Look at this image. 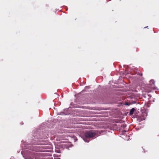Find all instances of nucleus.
Listing matches in <instances>:
<instances>
[{
  "label": "nucleus",
  "mask_w": 159,
  "mask_h": 159,
  "mask_svg": "<svg viewBox=\"0 0 159 159\" xmlns=\"http://www.w3.org/2000/svg\"><path fill=\"white\" fill-rule=\"evenodd\" d=\"M151 89H149L148 90L146 91V92L149 93V92H150L151 91Z\"/></svg>",
  "instance_id": "4"
},
{
  "label": "nucleus",
  "mask_w": 159,
  "mask_h": 159,
  "mask_svg": "<svg viewBox=\"0 0 159 159\" xmlns=\"http://www.w3.org/2000/svg\"><path fill=\"white\" fill-rule=\"evenodd\" d=\"M149 85V88L153 89L154 88L155 81L153 80H150Z\"/></svg>",
  "instance_id": "2"
},
{
  "label": "nucleus",
  "mask_w": 159,
  "mask_h": 159,
  "mask_svg": "<svg viewBox=\"0 0 159 159\" xmlns=\"http://www.w3.org/2000/svg\"><path fill=\"white\" fill-rule=\"evenodd\" d=\"M30 149V150H32L33 151H34V149Z\"/></svg>",
  "instance_id": "7"
},
{
  "label": "nucleus",
  "mask_w": 159,
  "mask_h": 159,
  "mask_svg": "<svg viewBox=\"0 0 159 159\" xmlns=\"http://www.w3.org/2000/svg\"><path fill=\"white\" fill-rule=\"evenodd\" d=\"M34 144H39L37 142H34L32 143Z\"/></svg>",
  "instance_id": "6"
},
{
  "label": "nucleus",
  "mask_w": 159,
  "mask_h": 159,
  "mask_svg": "<svg viewBox=\"0 0 159 159\" xmlns=\"http://www.w3.org/2000/svg\"><path fill=\"white\" fill-rule=\"evenodd\" d=\"M138 75H139L140 76H142L143 75V74L142 73H139L138 74Z\"/></svg>",
  "instance_id": "5"
},
{
  "label": "nucleus",
  "mask_w": 159,
  "mask_h": 159,
  "mask_svg": "<svg viewBox=\"0 0 159 159\" xmlns=\"http://www.w3.org/2000/svg\"><path fill=\"white\" fill-rule=\"evenodd\" d=\"M148 26H147V27H146V28H148ZM145 28H146V27H145Z\"/></svg>",
  "instance_id": "8"
},
{
  "label": "nucleus",
  "mask_w": 159,
  "mask_h": 159,
  "mask_svg": "<svg viewBox=\"0 0 159 159\" xmlns=\"http://www.w3.org/2000/svg\"><path fill=\"white\" fill-rule=\"evenodd\" d=\"M135 110V109L134 108H132L130 111L129 112V114L130 115H131L133 114L134 111Z\"/></svg>",
  "instance_id": "3"
},
{
  "label": "nucleus",
  "mask_w": 159,
  "mask_h": 159,
  "mask_svg": "<svg viewBox=\"0 0 159 159\" xmlns=\"http://www.w3.org/2000/svg\"><path fill=\"white\" fill-rule=\"evenodd\" d=\"M98 134V131L94 130L86 131L83 135V139L85 142H89V139L96 137Z\"/></svg>",
  "instance_id": "1"
}]
</instances>
